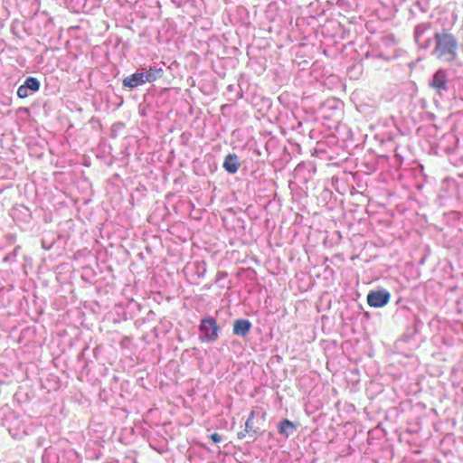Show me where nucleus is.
Wrapping results in <instances>:
<instances>
[{
	"instance_id": "14",
	"label": "nucleus",
	"mask_w": 463,
	"mask_h": 463,
	"mask_svg": "<svg viewBox=\"0 0 463 463\" xmlns=\"http://www.w3.org/2000/svg\"><path fill=\"white\" fill-rule=\"evenodd\" d=\"M195 268V274L198 278H203L206 273V263L203 260L201 261H195L194 263Z\"/></svg>"
},
{
	"instance_id": "12",
	"label": "nucleus",
	"mask_w": 463,
	"mask_h": 463,
	"mask_svg": "<svg viewBox=\"0 0 463 463\" xmlns=\"http://www.w3.org/2000/svg\"><path fill=\"white\" fill-rule=\"evenodd\" d=\"M255 415V411H251L246 422H245V432L249 434L250 437H253L260 433V428L254 427L253 418Z\"/></svg>"
},
{
	"instance_id": "7",
	"label": "nucleus",
	"mask_w": 463,
	"mask_h": 463,
	"mask_svg": "<svg viewBox=\"0 0 463 463\" xmlns=\"http://www.w3.org/2000/svg\"><path fill=\"white\" fill-rule=\"evenodd\" d=\"M146 82L143 71H137L135 73L123 79V87L133 90L138 86L144 85Z\"/></svg>"
},
{
	"instance_id": "2",
	"label": "nucleus",
	"mask_w": 463,
	"mask_h": 463,
	"mask_svg": "<svg viewBox=\"0 0 463 463\" xmlns=\"http://www.w3.org/2000/svg\"><path fill=\"white\" fill-rule=\"evenodd\" d=\"M429 87L441 99H449L453 94L448 73L443 69H439L433 73L429 80Z\"/></svg>"
},
{
	"instance_id": "15",
	"label": "nucleus",
	"mask_w": 463,
	"mask_h": 463,
	"mask_svg": "<svg viewBox=\"0 0 463 463\" xmlns=\"http://www.w3.org/2000/svg\"><path fill=\"white\" fill-rule=\"evenodd\" d=\"M209 438L213 443H219L222 440V436L217 432L211 434Z\"/></svg>"
},
{
	"instance_id": "6",
	"label": "nucleus",
	"mask_w": 463,
	"mask_h": 463,
	"mask_svg": "<svg viewBox=\"0 0 463 463\" xmlns=\"http://www.w3.org/2000/svg\"><path fill=\"white\" fill-rule=\"evenodd\" d=\"M41 83L34 77H27L24 83L17 90V96L24 99L40 90Z\"/></svg>"
},
{
	"instance_id": "13",
	"label": "nucleus",
	"mask_w": 463,
	"mask_h": 463,
	"mask_svg": "<svg viewBox=\"0 0 463 463\" xmlns=\"http://www.w3.org/2000/svg\"><path fill=\"white\" fill-rule=\"evenodd\" d=\"M42 461L43 463H58V457L54 449L52 448L45 449L43 453Z\"/></svg>"
},
{
	"instance_id": "10",
	"label": "nucleus",
	"mask_w": 463,
	"mask_h": 463,
	"mask_svg": "<svg viewBox=\"0 0 463 463\" xmlns=\"http://www.w3.org/2000/svg\"><path fill=\"white\" fill-rule=\"evenodd\" d=\"M240 165L239 157L236 154H228L222 164V167L229 174L237 173Z\"/></svg>"
},
{
	"instance_id": "11",
	"label": "nucleus",
	"mask_w": 463,
	"mask_h": 463,
	"mask_svg": "<svg viewBox=\"0 0 463 463\" xmlns=\"http://www.w3.org/2000/svg\"><path fill=\"white\" fill-rule=\"evenodd\" d=\"M146 82H154L160 79L163 75V70L160 67H150L148 70L143 71Z\"/></svg>"
},
{
	"instance_id": "1",
	"label": "nucleus",
	"mask_w": 463,
	"mask_h": 463,
	"mask_svg": "<svg viewBox=\"0 0 463 463\" xmlns=\"http://www.w3.org/2000/svg\"><path fill=\"white\" fill-rule=\"evenodd\" d=\"M435 47L432 52L439 59L446 61H451L456 59L458 43L456 37L445 31L435 32Z\"/></svg>"
},
{
	"instance_id": "5",
	"label": "nucleus",
	"mask_w": 463,
	"mask_h": 463,
	"mask_svg": "<svg viewBox=\"0 0 463 463\" xmlns=\"http://www.w3.org/2000/svg\"><path fill=\"white\" fill-rule=\"evenodd\" d=\"M391 294L386 289L371 290L367 295V303L373 307H382L387 305Z\"/></svg>"
},
{
	"instance_id": "3",
	"label": "nucleus",
	"mask_w": 463,
	"mask_h": 463,
	"mask_svg": "<svg viewBox=\"0 0 463 463\" xmlns=\"http://www.w3.org/2000/svg\"><path fill=\"white\" fill-rule=\"evenodd\" d=\"M199 339L203 343H214L219 338L221 327L214 317H203L198 326Z\"/></svg>"
},
{
	"instance_id": "9",
	"label": "nucleus",
	"mask_w": 463,
	"mask_h": 463,
	"mask_svg": "<svg viewBox=\"0 0 463 463\" xmlns=\"http://www.w3.org/2000/svg\"><path fill=\"white\" fill-rule=\"evenodd\" d=\"M298 430V424L293 421L284 419L278 424V432L285 439L292 436Z\"/></svg>"
},
{
	"instance_id": "16",
	"label": "nucleus",
	"mask_w": 463,
	"mask_h": 463,
	"mask_svg": "<svg viewBox=\"0 0 463 463\" xmlns=\"http://www.w3.org/2000/svg\"><path fill=\"white\" fill-rule=\"evenodd\" d=\"M245 436H246L245 430L244 431H240V432L237 433V437H238L239 439H244Z\"/></svg>"
},
{
	"instance_id": "4",
	"label": "nucleus",
	"mask_w": 463,
	"mask_h": 463,
	"mask_svg": "<svg viewBox=\"0 0 463 463\" xmlns=\"http://www.w3.org/2000/svg\"><path fill=\"white\" fill-rule=\"evenodd\" d=\"M431 29L432 24L430 22L421 23L415 26L414 41L420 48L428 49L431 45L435 34Z\"/></svg>"
},
{
	"instance_id": "8",
	"label": "nucleus",
	"mask_w": 463,
	"mask_h": 463,
	"mask_svg": "<svg viewBox=\"0 0 463 463\" xmlns=\"http://www.w3.org/2000/svg\"><path fill=\"white\" fill-rule=\"evenodd\" d=\"M252 325L249 319L240 318L233 322L232 333L235 335L245 337L250 331Z\"/></svg>"
}]
</instances>
